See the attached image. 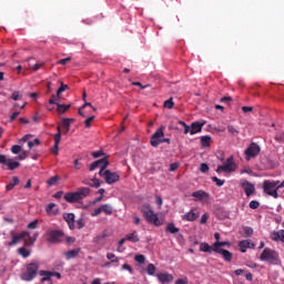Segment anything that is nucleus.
Returning <instances> with one entry per match:
<instances>
[{
    "label": "nucleus",
    "instance_id": "nucleus-1",
    "mask_svg": "<svg viewBox=\"0 0 284 284\" xmlns=\"http://www.w3.org/2000/svg\"><path fill=\"white\" fill-rule=\"evenodd\" d=\"M90 187H79L77 192H69L64 194L67 203H81L83 199L90 196Z\"/></svg>",
    "mask_w": 284,
    "mask_h": 284
},
{
    "label": "nucleus",
    "instance_id": "nucleus-2",
    "mask_svg": "<svg viewBox=\"0 0 284 284\" xmlns=\"http://www.w3.org/2000/svg\"><path fill=\"white\" fill-rule=\"evenodd\" d=\"M261 261H265L268 265H278L281 260L278 258V253L276 251L265 247L260 256Z\"/></svg>",
    "mask_w": 284,
    "mask_h": 284
},
{
    "label": "nucleus",
    "instance_id": "nucleus-3",
    "mask_svg": "<svg viewBox=\"0 0 284 284\" xmlns=\"http://www.w3.org/2000/svg\"><path fill=\"white\" fill-rule=\"evenodd\" d=\"M144 219L148 221V223H151L152 225H155V227H161L163 225V222L159 220V215L154 213L152 207L150 205H146L145 209L141 210Z\"/></svg>",
    "mask_w": 284,
    "mask_h": 284
},
{
    "label": "nucleus",
    "instance_id": "nucleus-4",
    "mask_svg": "<svg viewBox=\"0 0 284 284\" xmlns=\"http://www.w3.org/2000/svg\"><path fill=\"white\" fill-rule=\"evenodd\" d=\"M37 274H39V263H29L27 271L21 275V280L27 282L34 281Z\"/></svg>",
    "mask_w": 284,
    "mask_h": 284
},
{
    "label": "nucleus",
    "instance_id": "nucleus-5",
    "mask_svg": "<svg viewBox=\"0 0 284 284\" xmlns=\"http://www.w3.org/2000/svg\"><path fill=\"white\" fill-rule=\"evenodd\" d=\"M236 171V164L234 163V156L227 158L225 163L223 165H219L215 170V172H235Z\"/></svg>",
    "mask_w": 284,
    "mask_h": 284
},
{
    "label": "nucleus",
    "instance_id": "nucleus-6",
    "mask_svg": "<svg viewBox=\"0 0 284 284\" xmlns=\"http://www.w3.org/2000/svg\"><path fill=\"white\" fill-rule=\"evenodd\" d=\"M244 154L246 156V161H250L251 159H254L255 156H258V154H261V146L253 142L244 151Z\"/></svg>",
    "mask_w": 284,
    "mask_h": 284
},
{
    "label": "nucleus",
    "instance_id": "nucleus-7",
    "mask_svg": "<svg viewBox=\"0 0 284 284\" xmlns=\"http://www.w3.org/2000/svg\"><path fill=\"white\" fill-rule=\"evenodd\" d=\"M263 190L268 196H273V199H278V191L275 189V185L272 183V181L265 180L263 182Z\"/></svg>",
    "mask_w": 284,
    "mask_h": 284
},
{
    "label": "nucleus",
    "instance_id": "nucleus-8",
    "mask_svg": "<svg viewBox=\"0 0 284 284\" xmlns=\"http://www.w3.org/2000/svg\"><path fill=\"white\" fill-rule=\"evenodd\" d=\"M163 136H165V133L163 132V126H160L151 136L150 143L152 148H159V145H161Z\"/></svg>",
    "mask_w": 284,
    "mask_h": 284
},
{
    "label": "nucleus",
    "instance_id": "nucleus-9",
    "mask_svg": "<svg viewBox=\"0 0 284 284\" xmlns=\"http://www.w3.org/2000/svg\"><path fill=\"white\" fill-rule=\"evenodd\" d=\"M49 243H61L63 239V231L51 230L47 232Z\"/></svg>",
    "mask_w": 284,
    "mask_h": 284
},
{
    "label": "nucleus",
    "instance_id": "nucleus-10",
    "mask_svg": "<svg viewBox=\"0 0 284 284\" xmlns=\"http://www.w3.org/2000/svg\"><path fill=\"white\" fill-rule=\"evenodd\" d=\"M12 241L8 243V247H12L19 243V241H26L27 236H30V233L27 231H23L21 233H14V231L11 232Z\"/></svg>",
    "mask_w": 284,
    "mask_h": 284
},
{
    "label": "nucleus",
    "instance_id": "nucleus-11",
    "mask_svg": "<svg viewBox=\"0 0 284 284\" xmlns=\"http://www.w3.org/2000/svg\"><path fill=\"white\" fill-rule=\"evenodd\" d=\"M120 179H121V175H119V173L112 172L110 170L104 171V181L105 183H108V185H112L116 183L118 181H120Z\"/></svg>",
    "mask_w": 284,
    "mask_h": 284
},
{
    "label": "nucleus",
    "instance_id": "nucleus-12",
    "mask_svg": "<svg viewBox=\"0 0 284 284\" xmlns=\"http://www.w3.org/2000/svg\"><path fill=\"white\" fill-rule=\"evenodd\" d=\"M199 216H201V212H199V209L193 207L190 210V212L182 215V221L194 222L196 219H199Z\"/></svg>",
    "mask_w": 284,
    "mask_h": 284
},
{
    "label": "nucleus",
    "instance_id": "nucleus-13",
    "mask_svg": "<svg viewBox=\"0 0 284 284\" xmlns=\"http://www.w3.org/2000/svg\"><path fill=\"white\" fill-rule=\"evenodd\" d=\"M240 252L242 254H245L247 252V248L254 250L256 247V244L252 242V240H243L239 242Z\"/></svg>",
    "mask_w": 284,
    "mask_h": 284
},
{
    "label": "nucleus",
    "instance_id": "nucleus-14",
    "mask_svg": "<svg viewBox=\"0 0 284 284\" xmlns=\"http://www.w3.org/2000/svg\"><path fill=\"white\" fill-rule=\"evenodd\" d=\"M242 187H243L246 196H252V194H254V192H256V187L254 186V184H252L247 180L242 183Z\"/></svg>",
    "mask_w": 284,
    "mask_h": 284
},
{
    "label": "nucleus",
    "instance_id": "nucleus-15",
    "mask_svg": "<svg viewBox=\"0 0 284 284\" xmlns=\"http://www.w3.org/2000/svg\"><path fill=\"white\" fill-rule=\"evenodd\" d=\"M110 236H112V233L109 230H104L93 239V243H103Z\"/></svg>",
    "mask_w": 284,
    "mask_h": 284
},
{
    "label": "nucleus",
    "instance_id": "nucleus-16",
    "mask_svg": "<svg viewBox=\"0 0 284 284\" xmlns=\"http://www.w3.org/2000/svg\"><path fill=\"white\" fill-rule=\"evenodd\" d=\"M156 277L160 283H172V281H174V276L168 273H159Z\"/></svg>",
    "mask_w": 284,
    "mask_h": 284
},
{
    "label": "nucleus",
    "instance_id": "nucleus-17",
    "mask_svg": "<svg viewBox=\"0 0 284 284\" xmlns=\"http://www.w3.org/2000/svg\"><path fill=\"white\" fill-rule=\"evenodd\" d=\"M192 196L197 201H205V199H210V194L203 190L193 192Z\"/></svg>",
    "mask_w": 284,
    "mask_h": 284
},
{
    "label": "nucleus",
    "instance_id": "nucleus-18",
    "mask_svg": "<svg viewBox=\"0 0 284 284\" xmlns=\"http://www.w3.org/2000/svg\"><path fill=\"white\" fill-rule=\"evenodd\" d=\"M272 241L284 243V230L273 231L271 233Z\"/></svg>",
    "mask_w": 284,
    "mask_h": 284
},
{
    "label": "nucleus",
    "instance_id": "nucleus-19",
    "mask_svg": "<svg viewBox=\"0 0 284 284\" xmlns=\"http://www.w3.org/2000/svg\"><path fill=\"white\" fill-rule=\"evenodd\" d=\"M215 254H221L226 263H232L233 254L227 250L213 251Z\"/></svg>",
    "mask_w": 284,
    "mask_h": 284
},
{
    "label": "nucleus",
    "instance_id": "nucleus-20",
    "mask_svg": "<svg viewBox=\"0 0 284 284\" xmlns=\"http://www.w3.org/2000/svg\"><path fill=\"white\" fill-rule=\"evenodd\" d=\"M63 219L68 223L70 230H74V213H64Z\"/></svg>",
    "mask_w": 284,
    "mask_h": 284
},
{
    "label": "nucleus",
    "instance_id": "nucleus-21",
    "mask_svg": "<svg viewBox=\"0 0 284 284\" xmlns=\"http://www.w3.org/2000/svg\"><path fill=\"white\" fill-rule=\"evenodd\" d=\"M82 183L83 185H90V187H101V181L97 176L91 180H83Z\"/></svg>",
    "mask_w": 284,
    "mask_h": 284
},
{
    "label": "nucleus",
    "instance_id": "nucleus-22",
    "mask_svg": "<svg viewBox=\"0 0 284 284\" xmlns=\"http://www.w3.org/2000/svg\"><path fill=\"white\" fill-rule=\"evenodd\" d=\"M202 130H203V123L193 122V123L191 124L190 134H191V135L199 134V132H201Z\"/></svg>",
    "mask_w": 284,
    "mask_h": 284
},
{
    "label": "nucleus",
    "instance_id": "nucleus-23",
    "mask_svg": "<svg viewBox=\"0 0 284 284\" xmlns=\"http://www.w3.org/2000/svg\"><path fill=\"white\" fill-rule=\"evenodd\" d=\"M41 276H43L42 278H41V283H52V272H50V271H40V273H39Z\"/></svg>",
    "mask_w": 284,
    "mask_h": 284
},
{
    "label": "nucleus",
    "instance_id": "nucleus-24",
    "mask_svg": "<svg viewBox=\"0 0 284 284\" xmlns=\"http://www.w3.org/2000/svg\"><path fill=\"white\" fill-rule=\"evenodd\" d=\"M101 212H103L106 216H112L113 212H114V207L112 206V204H102L100 206Z\"/></svg>",
    "mask_w": 284,
    "mask_h": 284
},
{
    "label": "nucleus",
    "instance_id": "nucleus-25",
    "mask_svg": "<svg viewBox=\"0 0 284 284\" xmlns=\"http://www.w3.org/2000/svg\"><path fill=\"white\" fill-rule=\"evenodd\" d=\"M80 253H81V248H75V250L64 252V256L67 261H70L71 258H77Z\"/></svg>",
    "mask_w": 284,
    "mask_h": 284
},
{
    "label": "nucleus",
    "instance_id": "nucleus-26",
    "mask_svg": "<svg viewBox=\"0 0 284 284\" xmlns=\"http://www.w3.org/2000/svg\"><path fill=\"white\" fill-rule=\"evenodd\" d=\"M106 161L108 159L105 158L94 161L93 163L90 164V168H89L90 172H94L97 168H101V165H103Z\"/></svg>",
    "mask_w": 284,
    "mask_h": 284
},
{
    "label": "nucleus",
    "instance_id": "nucleus-27",
    "mask_svg": "<svg viewBox=\"0 0 284 284\" xmlns=\"http://www.w3.org/2000/svg\"><path fill=\"white\" fill-rule=\"evenodd\" d=\"M200 252H205L206 254H212L214 252V245L207 244V242H203L200 244Z\"/></svg>",
    "mask_w": 284,
    "mask_h": 284
},
{
    "label": "nucleus",
    "instance_id": "nucleus-28",
    "mask_svg": "<svg viewBox=\"0 0 284 284\" xmlns=\"http://www.w3.org/2000/svg\"><path fill=\"white\" fill-rule=\"evenodd\" d=\"M201 148H210L212 143V136L210 135H203L200 138Z\"/></svg>",
    "mask_w": 284,
    "mask_h": 284
},
{
    "label": "nucleus",
    "instance_id": "nucleus-29",
    "mask_svg": "<svg viewBox=\"0 0 284 284\" xmlns=\"http://www.w3.org/2000/svg\"><path fill=\"white\" fill-rule=\"evenodd\" d=\"M19 183H20L19 178L13 176L12 180L9 182V184L6 186L7 192L14 190V187H17Z\"/></svg>",
    "mask_w": 284,
    "mask_h": 284
},
{
    "label": "nucleus",
    "instance_id": "nucleus-30",
    "mask_svg": "<svg viewBox=\"0 0 284 284\" xmlns=\"http://www.w3.org/2000/svg\"><path fill=\"white\" fill-rule=\"evenodd\" d=\"M74 122V119L70 118H63L62 119V128H64V134H68L70 132V123Z\"/></svg>",
    "mask_w": 284,
    "mask_h": 284
},
{
    "label": "nucleus",
    "instance_id": "nucleus-31",
    "mask_svg": "<svg viewBox=\"0 0 284 284\" xmlns=\"http://www.w3.org/2000/svg\"><path fill=\"white\" fill-rule=\"evenodd\" d=\"M230 245H232V243L230 242H215L213 244V252H219L220 250H224V248H221V247H230Z\"/></svg>",
    "mask_w": 284,
    "mask_h": 284
},
{
    "label": "nucleus",
    "instance_id": "nucleus-32",
    "mask_svg": "<svg viewBox=\"0 0 284 284\" xmlns=\"http://www.w3.org/2000/svg\"><path fill=\"white\" fill-rule=\"evenodd\" d=\"M59 143H61L60 134H54V146L52 149V154L55 156L59 154Z\"/></svg>",
    "mask_w": 284,
    "mask_h": 284
},
{
    "label": "nucleus",
    "instance_id": "nucleus-33",
    "mask_svg": "<svg viewBox=\"0 0 284 284\" xmlns=\"http://www.w3.org/2000/svg\"><path fill=\"white\" fill-rule=\"evenodd\" d=\"M45 212L48 214H58L59 213V209L57 207L55 203H49L47 205Z\"/></svg>",
    "mask_w": 284,
    "mask_h": 284
},
{
    "label": "nucleus",
    "instance_id": "nucleus-34",
    "mask_svg": "<svg viewBox=\"0 0 284 284\" xmlns=\"http://www.w3.org/2000/svg\"><path fill=\"white\" fill-rule=\"evenodd\" d=\"M165 232H169V234H179L180 230L174 223H169L165 227Z\"/></svg>",
    "mask_w": 284,
    "mask_h": 284
},
{
    "label": "nucleus",
    "instance_id": "nucleus-35",
    "mask_svg": "<svg viewBox=\"0 0 284 284\" xmlns=\"http://www.w3.org/2000/svg\"><path fill=\"white\" fill-rule=\"evenodd\" d=\"M70 108H72L71 104H58L57 110L59 114H65V112H68V110H70Z\"/></svg>",
    "mask_w": 284,
    "mask_h": 284
},
{
    "label": "nucleus",
    "instance_id": "nucleus-36",
    "mask_svg": "<svg viewBox=\"0 0 284 284\" xmlns=\"http://www.w3.org/2000/svg\"><path fill=\"white\" fill-rule=\"evenodd\" d=\"M126 241H130L131 243H139V233L134 231L131 234H126Z\"/></svg>",
    "mask_w": 284,
    "mask_h": 284
},
{
    "label": "nucleus",
    "instance_id": "nucleus-37",
    "mask_svg": "<svg viewBox=\"0 0 284 284\" xmlns=\"http://www.w3.org/2000/svg\"><path fill=\"white\" fill-rule=\"evenodd\" d=\"M109 165H110V161L106 160L103 163V165L100 166L99 176H103V179H105V170L108 169Z\"/></svg>",
    "mask_w": 284,
    "mask_h": 284
},
{
    "label": "nucleus",
    "instance_id": "nucleus-38",
    "mask_svg": "<svg viewBox=\"0 0 284 284\" xmlns=\"http://www.w3.org/2000/svg\"><path fill=\"white\" fill-rule=\"evenodd\" d=\"M18 254L20 256H22L23 258H28V256H30V250H28L26 247H20V248H18Z\"/></svg>",
    "mask_w": 284,
    "mask_h": 284
},
{
    "label": "nucleus",
    "instance_id": "nucleus-39",
    "mask_svg": "<svg viewBox=\"0 0 284 284\" xmlns=\"http://www.w3.org/2000/svg\"><path fill=\"white\" fill-rule=\"evenodd\" d=\"M146 273L149 274V276H154V274H156V266H154V264H148L146 266Z\"/></svg>",
    "mask_w": 284,
    "mask_h": 284
},
{
    "label": "nucleus",
    "instance_id": "nucleus-40",
    "mask_svg": "<svg viewBox=\"0 0 284 284\" xmlns=\"http://www.w3.org/2000/svg\"><path fill=\"white\" fill-rule=\"evenodd\" d=\"M7 165H8V169L12 171V170H17V168H19L21 163L13 162L12 160H8Z\"/></svg>",
    "mask_w": 284,
    "mask_h": 284
},
{
    "label": "nucleus",
    "instance_id": "nucleus-41",
    "mask_svg": "<svg viewBox=\"0 0 284 284\" xmlns=\"http://www.w3.org/2000/svg\"><path fill=\"white\" fill-rule=\"evenodd\" d=\"M43 65H45V62H38V63L31 65L30 70H32L33 72H38V70H41V68H43Z\"/></svg>",
    "mask_w": 284,
    "mask_h": 284
},
{
    "label": "nucleus",
    "instance_id": "nucleus-42",
    "mask_svg": "<svg viewBox=\"0 0 284 284\" xmlns=\"http://www.w3.org/2000/svg\"><path fill=\"white\" fill-rule=\"evenodd\" d=\"M252 234H254V229L250 227V226H245L244 227V236L246 239H250V236H252Z\"/></svg>",
    "mask_w": 284,
    "mask_h": 284
},
{
    "label": "nucleus",
    "instance_id": "nucleus-43",
    "mask_svg": "<svg viewBox=\"0 0 284 284\" xmlns=\"http://www.w3.org/2000/svg\"><path fill=\"white\" fill-rule=\"evenodd\" d=\"M134 261L136 263H140V265H143L145 263V255L143 254L135 255Z\"/></svg>",
    "mask_w": 284,
    "mask_h": 284
},
{
    "label": "nucleus",
    "instance_id": "nucleus-44",
    "mask_svg": "<svg viewBox=\"0 0 284 284\" xmlns=\"http://www.w3.org/2000/svg\"><path fill=\"white\" fill-rule=\"evenodd\" d=\"M106 258L111 261V263H119V257L114 253H108Z\"/></svg>",
    "mask_w": 284,
    "mask_h": 284
},
{
    "label": "nucleus",
    "instance_id": "nucleus-45",
    "mask_svg": "<svg viewBox=\"0 0 284 284\" xmlns=\"http://www.w3.org/2000/svg\"><path fill=\"white\" fill-rule=\"evenodd\" d=\"M213 183H216L217 187H223V185H225V180H221L216 176L212 178Z\"/></svg>",
    "mask_w": 284,
    "mask_h": 284
},
{
    "label": "nucleus",
    "instance_id": "nucleus-46",
    "mask_svg": "<svg viewBox=\"0 0 284 284\" xmlns=\"http://www.w3.org/2000/svg\"><path fill=\"white\" fill-rule=\"evenodd\" d=\"M164 108L172 110V108H174V100L170 98L169 100L164 101Z\"/></svg>",
    "mask_w": 284,
    "mask_h": 284
},
{
    "label": "nucleus",
    "instance_id": "nucleus-47",
    "mask_svg": "<svg viewBox=\"0 0 284 284\" xmlns=\"http://www.w3.org/2000/svg\"><path fill=\"white\" fill-rule=\"evenodd\" d=\"M68 88H69L68 84H64L63 82H61V87L57 91V97H61L62 92H65Z\"/></svg>",
    "mask_w": 284,
    "mask_h": 284
},
{
    "label": "nucleus",
    "instance_id": "nucleus-48",
    "mask_svg": "<svg viewBox=\"0 0 284 284\" xmlns=\"http://www.w3.org/2000/svg\"><path fill=\"white\" fill-rule=\"evenodd\" d=\"M59 97H57L55 94H52L51 95V98H50V100H49V103L51 104V105H57V108L59 106V99H58Z\"/></svg>",
    "mask_w": 284,
    "mask_h": 284
},
{
    "label": "nucleus",
    "instance_id": "nucleus-49",
    "mask_svg": "<svg viewBox=\"0 0 284 284\" xmlns=\"http://www.w3.org/2000/svg\"><path fill=\"white\" fill-rule=\"evenodd\" d=\"M260 206H261V203L256 200L251 201L248 204V207H251V210H258Z\"/></svg>",
    "mask_w": 284,
    "mask_h": 284
},
{
    "label": "nucleus",
    "instance_id": "nucleus-50",
    "mask_svg": "<svg viewBox=\"0 0 284 284\" xmlns=\"http://www.w3.org/2000/svg\"><path fill=\"white\" fill-rule=\"evenodd\" d=\"M38 225H39V220H34L33 222H30L27 227L28 230H37Z\"/></svg>",
    "mask_w": 284,
    "mask_h": 284
},
{
    "label": "nucleus",
    "instance_id": "nucleus-51",
    "mask_svg": "<svg viewBox=\"0 0 284 284\" xmlns=\"http://www.w3.org/2000/svg\"><path fill=\"white\" fill-rule=\"evenodd\" d=\"M59 181V176L55 175V176H52L51 179H49L47 181L48 185H57V182Z\"/></svg>",
    "mask_w": 284,
    "mask_h": 284
},
{
    "label": "nucleus",
    "instance_id": "nucleus-52",
    "mask_svg": "<svg viewBox=\"0 0 284 284\" xmlns=\"http://www.w3.org/2000/svg\"><path fill=\"white\" fill-rule=\"evenodd\" d=\"M200 172H202V174H205V172H210V166L206 163H202L200 165Z\"/></svg>",
    "mask_w": 284,
    "mask_h": 284
},
{
    "label": "nucleus",
    "instance_id": "nucleus-53",
    "mask_svg": "<svg viewBox=\"0 0 284 284\" xmlns=\"http://www.w3.org/2000/svg\"><path fill=\"white\" fill-rule=\"evenodd\" d=\"M11 99L13 101H19L20 99H22V95L21 93H19V91H14L12 94H11Z\"/></svg>",
    "mask_w": 284,
    "mask_h": 284
},
{
    "label": "nucleus",
    "instance_id": "nucleus-54",
    "mask_svg": "<svg viewBox=\"0 0 284 284\" xmlns=\"http://www.w3.org/2000/svg\"><path fill=\"white\" fill-rule=\"evenodd\" d=\"M11 152H12V154H19V152H21V145L14 144V145L11 148Z\"/></svg>",
    "mask_w": 284,
    "mask_h": 284
},
{
    "label": "nucleus",
    "instance_id": "nucleus-55",
    "mask_svg": "<svg viewBox=\"0 0 284 284\" xmlns=\"http://www.w3.org/2000/svg\"><path fill=\"white\" fill-rule=\"evenodd\" d=\"M227 130H229L230 134H233V135L239 134V129L235 128L234 125H229Z\"/></svg>",
    "mask_w": 284,
    "mask_h": 284
},
{
    "label": "nucleus",
    "instance_id": "nucleus-56",
    "mask_svg": "<svg viewBox=\"0 0 284 284\" xmlns=\"http://www.w3.org/2000/svg\"><path fill=\"white\" fill-rule=\"evenodd\" d=\"M92 121H94V115H92V116H89L85 121H84V125H85V128H91V123H92Z\"/></svg>",
    "mask_w": 284,
    "mask_h": 284
},
{
    "label": "nucleus",
    "instance_id": "nucleus-57",
    "mask_svg": "<svg viewBox=\"0 0 284 284\" xmlns=\"http://www.w3.org/2000/svg\"><path fill=\"white\" fill-rule=\"evenodd\" d=\"M27 237L29 239V241H28V240H24V245H26L27 247H30V245H34V239H32L30 235L27 236Z\"/></svg>",
    "mask_w": 284,
    "mask_h": 284
},
{
    "label": "nucleus",
    "instance_id": "nucleus-58",
    "mask_svg": "<svg viewBox=\"0 0 284 284\" xmlns=\"http://www.w3.org/2000/svg\"><path fill=\"white\" fill-rule=\"evenodd\" d=\"M73 165H74V170H81V168H83V164L79 162V159H75L73 161Z\"/></svg>",
    "mask_w": 284,
    "mask_h": 284
},
{
    "label": "nucleus",
    "instance_id": "nucleus-59",
    "mask_svg": "<svg viewBox=\"0 0 284 284\" xmlns=\"http://www.w3.org/2000/svg\"><path fill=\"white\" fill-rule=\"evenodd\" d=\"M105 153H103V151H95L91 153V156H93V159H99L100 156H103Z\"/></svg>",
    "mask_w": 284,
    "mask_h": 284
},
{
    "label": "nucleus",
    "instance_id": "nucleus-60",
    "mask_svg": "<svg viewBox=\"0 0 284 284\" xmlns=\"http://www.w3.org/2000/svg\"><path fill=\"white\" fill-rule=\"evenodd\" d=\"M122 270H126L128 272H130V274H134V268H132L130 264H123Z\"/></svg>",
    "mask_w": 284,
    "mask_h": 284
},
{
    "label": "nucleus",
    "instance_id": "nucleus-61",
    "mask_svg": "<svg viewBox=\"0 0 284 284\" xmlns=\"http://www.w3.org/2000/svg\"><path fill=\"white\" fill-rule=\"evenodd\" d=\"M207 219H209L207 213H204L200 220L201 225H205V223H207Z\"/></svg>",
    "mask_w": 284,
    "mask_h": 284
},
{
    "label": "nucleus",
    "instance_id": "nucleus-62",
    "mask_svg": "<svg viewBox=\"0 0 284 284\" xmlns=\"http://www.w3.org/2000/svg\"><path fill=\"white\" fill-rule=\"evenodd\" d=\"M0 163H1L2 165L8 164V159L6 158L4 154H0Z\"/></svg>",
    "mask_w": 284,
    "mask_h": 284
},
{
    "label": "nucleus",
    "instance_id": "nucleus-63",
    "mask_svg": "<svg viewBox=\"0 0 284 284\" xmlns=\"http://www.w3.org/2000/svg\"><path fill=\"white\" fill-rule=\"evenodd\" d=\"M99 214H101V206L95 209L92 213L91 216H99Z\"/></svg>",
    "mask_w": 284,
    "mask_h": 284
},
{
    "label": "nucleus",
    "instance_id": "nucleus-64",
    "mask_svg": "<svg viewBox=\"0 0 284 284\" xmlns=\"http://www.w3.org/2000/svg\"><path fill=\"white\" fill-rule=\"evenodd\" d=\"M175 284H187V280L179 278L175 281Z\"/></svg>",
    "mask_w": 284,
    "mask_h": 284
}]
</instances>
